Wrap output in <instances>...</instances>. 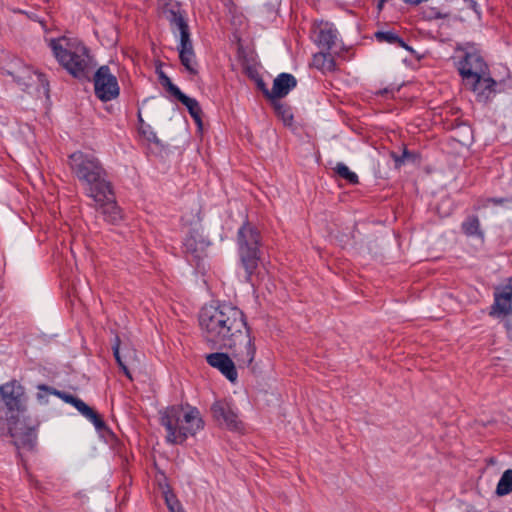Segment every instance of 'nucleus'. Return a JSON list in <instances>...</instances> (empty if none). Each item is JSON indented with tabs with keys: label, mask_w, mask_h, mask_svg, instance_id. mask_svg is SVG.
<instances>
[{
	"label": "nucleus",
	"mask_w": 512,
	"mask_h": 512,
	"mask_svg": "<svg viewBox=\"0 0 512 512\" xmlns=\"http://www.w3.org/2000/svg\"><path fill=\"white\" fill-rule=\"evenodd\" d=\"M68 165L83 186L85 195L93 201L92 207L103 215L107 223L118 224L122 220V212L101 161L93 154L76 151L69 155Z\"/></svg>",
	"instance_id": "obj_1"
},
{
	"label": "nucleus",
	"mask_w": 512,
	"mask_h": 512,
	"mask_svg": "<svg viewBox=\"0 0 512 512\" xmlns=\"http://www.w3.org/2000/svg\"><path fill=\"white\" fill-rule=\"evenodd\" d=\"M3 407H0V435L9 436L18 450H32L36 445V426L20 419L26 409L24 387L16 380L0 385Z\"/></svg>",
	"instance_id": "obj_2"
},
{
	"label": "nucleus",
	"mask_w": 512,
	"mask_h": 512,
	"mask_svg": "<svg viewBox=\"0 0 512 512\" xmlns=\"http://www.w3.org/2000/svg\"><path fill=\"white\" fill-rule=\"evenodd\" d=\"M226 348V379L236 384L237 369L248 367L255 356L243 312L236 306H226Z\"/></svg>",
	"instance_id": "obj_3"
},
{
	"label": "nucleus",
	"mask_w": 512,
	"mask_h": 512,
	"mask_svg": "<svg viewBox=\"0 0 512 512\" xmlns=\"http://www.w3.org/2000/svg\"><path fill=\"white\" fill-rule=\"evenodd\" d=\"M160 424L166 429V441L176 445L204 427L199 410L189 405H172L160 411Z\"/></svg>",
	"instance_id": "obj_4"
},
{
	"label": "nucleus",
	"mask_w": 512,
	"mask_h": 512,
	"mask_svg": "<svg viewBox=\"0 0 512 512\" xmlns=\"http://www.w3.org/2000/svg\"><path fill=\"white\" fill-rule=\"evenodd\" d=\"M48 46L58 63L74 78H89L92 57L88 48L76 38L62 36L48 40Z\"/></svg>",
	"instance_id": "obj_5"
},
{
	"label": "nucleus",
	"mask_w": 512,
	"mask_h": 512,
	"mask_svg": "<svg viewBox=\"0 0 512 512\" xmlns=\"http://www.w3.org/2000/svg\"><path fill=\"white\" fill-rule=\"evenodd\" d=\"M231 204L237 210L236 221L241 224L237 232L239 258L246 272V280L251 281V276L257 269L260 260V233L255 226L247 221L246 207L237 201Z\"/></svg>",
	"instance_id": "obj_6"
},
{
	"label": "nucleus",
	"mask_w": 512,
	"mask_h": 512,
	"mask_svg": "<svg viewBox=\"0 0 512 512\" xmlns=\"http://www.w3.org/2000/svg\"><path fill=\"white\" fill-rule=\"evenodd\" d=\"M459 73L463 78L464 84L469 89H479L493 84L492 78H485L486 64L482 57L477 53H467L458 67Z\"/></svg>",
	"instance_id": "obj_7"
},
{
	"label": "nucleus",
	"mask_w": 512,
	"mask_h": 512,
	"mask_svg": "<svg viewBox=\"0 0 512 512\" xmlns=\"http://www.w3.org/2000/svg\"><path fill=\"white\" fill-rule=\"evenodd\" d=\"M183 246L187 262L198 273L204 274L206 271V249L209 246V242L198 230H193L186 236Z\"/></svg>",
	"instance_id": "obj_8"
},
{
	"label": "nucleus",
	"mask_w": 512,
	"mask_h": 512,
	"mask_svg": "<svg viewBox=\"0 0 512 512\" xmlns=\"http://www.w3.org/2000/svg\"><path fill=\"white\" fill-rule=\"evenodd\" d=\"M199 324L206 333V339L211 343H220L224 340V312L219 306L206 305L199 314Z\"/></svg>",
	"instance_id": "obj_9"
},
{
	"label": "nucleus",
	"mask_w": 512,
	"mask_h": 512,
	"mask_svg": "<svg viewBox=\"0 0 512 512\" xmlns=\"http://www.w3.org/2000/svg\"><path fill=\"white\" fill-rule=\"evenodd\" d=\"M173 16L174 22L180 32V43L178 46L180 62L189 74L196 75L198 73L197 62L195 61V53L190 39L188 24L181 15L173 13Z\"/></svg>",
	"instance_id": "obj_10"
},
{
	"label": "nucleus",
	"mask_w": 512,
	"mask_h": 512,
	"mask_svg": "<svg viewBox=\"0 0 512 512\" xmlns=\"http://www.w3.org/2000/svg\"><path fill=\"white\" fill-rule=\"evenodd\" d=\"M95 95L103 102L116 99L120 94L117 77L111 72L109 66H100L94 74Z\"/></svg>",
	"instance_id": "obj_11"
},
{
	"label": "nucleus",
	"mask_w": 512,
	"mask_h": 512,
	"mask_svg": "<svg viewBox=\"0 0 512 512\" xmlns=\"http://www.w3.org/2000/svg\"><path fill=\"white\" fill-rule=\"evenodd\" d=\"M40 388L48 393H52L53 395L61 398L64 402L73 405L78 410L79 413H81L85 418H87L89 421L93 423L97 431H103L107 428L102 417L80 398L59 391L45 384H40Z\"/></svg>",
	"instance_id": "obj_12"
},
{
	"label": "nucleus",
	"mask_w": 512,
	"mask_h": 512,
	"mask_svg": "<svg viewBox=\"0 0 512 512\" xmlns=\"http://www.w3.org/2000/svg\"><path fill=\"white\" fill-rule=\"evenodd\" d=\"M8 74L20 86L27 88L34 83H39L47 92L49 91V82L46 76L43 73H38L22 62L14 63L8 71Z\"/></svg>",
	"instance_id": "obj_13"
},
{
	"label": "nucleus",
	"mask_w": 512,
	"mask_h": 512,
	"mask_svg": "<svg viewBox=\"0 0 512 512\" xmlns=\"http://www.w3.org/2000/svg\"><path fill=\"white\" fill-rule=\"evenodd\" d=\"M297 84L295 77L288 73H281L278 75L274 82L271 91L266 90L265 94L273 99L277 100L285 97L290 90H292Z\"/></svg>",
	"instance_id": "obj_14"
},
{
	"label": "nucleus",
	"mask_w": 512,
	"mask_h": 512,
	"mask_svg": "<svg viewBox=\"0 0 512 512\" xmlns=\"http://www.w3.org/2000/svg\"><path fill=\"white\" fill-rule=\"evenodd\" d=\"M494 304L490 312L491 315L512 314V285H506L501 292L494 293Z\"/></svg>",
	"instance_id": "obj_15"
},
{
	"label": "nucleus",
	"mask_w": 512,
	"mask_h": 512,
	"mask_svg": "<svg viewBox=\"0 0 512 512\" xmlns=\"http://www.w3.org/2000/svg\"><path fill=\"white\" fill-rule=\"evenodd\" d=\"M178 101H180L184 106L187 107L191 117L195 120V122L198 124L199 127L202 125L201 121V114L202 110L198 103V101L194 98H190L184 93H182L178 98Z\"/></svg>",
	"instance_id": "obj_16"
},
{
	"label": "nucleus",
	"mask_w": 512,
	"mask_h": 512,
	"mask_svg": "<svg viewBox=\"0 0 512 512\" xmlns=\"http://www.w3.org/2000/svg\"><path fill=\"white\" fill-rule=\"evenodd\" d=\"M313 65L323 71H334L336 68L335 61L329 53H317L313 57Z\"/></svg>",
	"instance_id": "obj_17"
},
{
	"label": "nucleus",
	"mask_w": 512,
	"mask_h": 512,
	"mask_svg": "<svg viewBox=\"0 0 512 512\" xmlns=\"http://www.w3.org/2000/svg\"><path fill=\"white\" fill-rule=\"evenodd\" d=\"M120 344H121L120 337L118 335H115V338H114V341L112 344L113 355L115 357L117 364L124 372L125 376L128 377L130 380H132L131 373L126 365L125 360L123 359L121 352H120ZM126 357H127V355H124V358H126Z\"/></svg>",
	"instance_id": "obj_18"
},
{
	"label": "nucleus",
	"mask_w": 512,
	"mask_h": 512,
	"mask_svg": "<svg viewBox=\"0 0 512 512\" xmlns=\"http://www.w3.org/2000/svg\"><path fill=\"white\" fill-rule=\"evenodd\" d=\"M512 492V469L503 472L497 487L496 494L498 496H505Z\"/></svg>",
	"instance_id": "obj_19"
},
{
	"label": "nucleus",
	"mask_w": 512,
	"mask_h": 512,
	"mask_svg": "<svg viewBox=\"0 0 512 512\" xmlns=\"http://www.w3.org/2000/svg\"><path fill=\"white\" fill-rule=\"evenodd\" d=\"M336 33L330 28H322L318 34L319 44L326 50H330L335 44Z\"/></svg>",
	"instance_id": "obj_20"
},
{
	"label": "nucleus",
	"mask_w": 512,
	"mask_h": 512,
	"mask_svg": "<svg viewBox=\"0 0 512 512\" xmlns=\"http://www.w3.org/2000/svg\"><path fill=\"white\" fill-rule=\"evenodd\" d=\"M226 428L241 432L243 430V424L242 421L238 419L237 413L230 408V406H226Z\"/></svg>",
	"instance_id": "obj_21"
},
{
	"label": "nucleus",
	"mask_w": 512,
	"mask_h": 512,
	"mask_svg": "<svg viewBox=\"0 0 512 512\" xmlns=\"http://www.w3.org/2000/svg\"><path fill=\"white\" fill-rule=\"evenodd\" d=\"M335 171L341 178L347 180L349 183H358V176L354 172L350 171L344 163H338L335 167Z\"/></svg>",
	"instance_id": "obj_22"
},
{
	"label": "nucleus",
	"mask_w": 512,
	"mask_h": 512,
	"mask_svg": "<svg viewBox=\"0 0 512 512\" xmlns=\"http://www.w3.org/2000/svg\"><path fill=\"white\" fill-rule=\"evenodd\" d=\"M160 83L163 87L176 99L183 93L175 84L172 83L171 79L161 72L159 74Z\"/></svg>",
	"instance_id": "obj_23"
},
{
	"label": "nucleus",
	"mask_w": 512,
	"mask_h": 512,
	"mask_svg": "<svg viewBox=\"0 0 512 512\" xmlns=\"http://www.w3.org/2000/svg\"><path fill=\"white\" fill-rule=\"evenodd\" d=\"M207 363L217 368L222 374H224V353L223 352H217L212 353L206 356Z\"/></svg>",
	"instance_id": "obj_24"
},
{
	"label": "nucleus",
	"mask_w": 512,
	"mask_h": 512,
	"mask_svg": "<svg viewBox=\"0 0 512 512\" xmlns=\"http://www.w3.org/2000/svg\"><path fill=\"white\" fill-rule=\"evenodd\" d=\"M496 85V82L493 80V84H491L490 86L486 87L485 85L481 86V88L479 89H471L472 91H474L476 93V96L478 98L479 101H487L492 94H494L495 92V87Z\"/></svg>",
	"instance_id": "obj_25"
},
{
	"label": "nucleus",
	"mask_w": 512,
	"mask_h": 512,
	"mask_svg": "<svg viewBox=\"0 0 512 512\" xmlns=\"http://www.w3.org/2000/svg\"><path fill=\"white\" fill-rule=\"evenodd\" d=\"M273 105H274V109H275L276 113L282 117L283 121L286 124H290L293 119V116L290 113V110L287 107H285L283 104L279 103L278 101H275L273 103Z\"/></svg>",
	"instance_id": "obj_26"
},
{
	"label": "nucleus",
	"mask_w": 512,
	"mask_h": 512,
	"mask_svg": "<svg viewBox=\"0 0 512 512\" xmlns=\"http://www.w3.org/2000/svg\"><path fill=\"white\" fill-rule=\"evenodd\" d=\"M213 417L220 423L224 421V404L221 400H215L211 405Z\"/></svg>",
	"instance_id": "obj_27"
},
{
	"label": "nucleus",
	"mask_w": 512,
	"mask_h": 512,
	"mask_svg": "<svg viewBox=\"0 0 512 512\" xmlns=\"http://www.w3.org/2000/svg\"><path fill=\"white\" fill-rule=\"evenodd\" d=\"M376 37L380 40H385L389 43H399L400 46L408 49V46L394 33L392 32H377Z\"/></svg>",
	"instance_id": "obj_28"
},
{
	"label": "nucleus",
	"mask_w": 512,
	"mask_h": 512,
	"mask_svg": "<svg viewBox=\"0 0 512 512\" xmlns=\"http://www.w3.org/2000/svg\"><path fill=\"white\" fill-rule=\"evenodd\" d=\"M462 228L467 235H476L479 233V220L470 218L463 223Z\"/></svg>",
	"instance_id": "obj_29"
},
{
	"label": "nucleus",
	"mask_w": 512,
	"mask_h": 512,
	"mask_svg": "<svg viewBox=\"0 0 512 512\" xmlns=\"http://www.w3.org/2000/svg\"><path fill=\"white\" fill-rule=\"evenodd\" d=\"M139 132L149 142H153V143H158L159 142L156 133L152 130L150 125H148V124L140 125L139 126Z\"/></svg>",
	"instance_id": "obj_30"
},
{
	"label": "nucleus",
	"mask_w": 512,
	"mask_h": 512,
	"mask_svg": "<svg viewBox=\"0 0 512 512\" xmlns=\"http://www.w3.org/2000/svg\"><path fill=\"white\" fill-rule=\"evenodd\" d=\"M164 494L168 508L171 510V512H175L174 505L177 504V501L174 499V495L170 492H165Z\"/></svg>",
	"instance_id": "obj_31"
},
{
	"label": "nucleus",
	"mask_w": 512,
	"mask_h": 512,
	"mask_svg": "<svg viewBox=\"0 0 512 512\" xmlns=\"http://www.w3.org/2000/svg\"><path fill=\"white\" fill-rule=\"evenodd\" d=\"M49 395H53L52 393H48L40 388V385H38V393H37V399L41 404L48 403V397Z\"/></svg>",
	"instance_id": "obj_32"
},
{
	"label": "nucleus",
	"mask_w": 512,
	"mask_h": 512,
	"mask_svg": "<svg viewBox=\"0 0 512 512\" xmlns=\"http://www.w3.org/2000/svg\"><path fill=\"white\" fill-rule=\"evenodd\" d=\"M409 156V152L407 150L403 151V154L401 156L396 155L395 153H392V157L395 161V164L397 167H399L401 164L404 163L405 159Z\"/></svg>",
	"instance_id": "obj_33"
},
{
	"label": "nucleus",
	"mask_w": 512,
	"mask_h": 512,
	"mask_svg": "<svg viewBox=\"0 0 512 512\" xmlns=\"http://www.w3.org/2000/svg\"><path fill=\"white\" fill-rule=\"evenodd\" d=\"M510 200L507 198H489L486 200V203H492L494 205H502L506 202H509Z\"/></svg>",
	"instance_id": "obj_34"
},
{
	"label": "nucleus",
	"mask_w": 512,
	"mask_h": 512,
	"mask_svg": "<svg viewBox=\"0 0 512 512\" xmlns=\"http://www.w3.org/2000/svg\"><path fill=\"white\" fill-rule=\"evenodd\" d=\"M234 37H235V39L238 42V48H237L238 49V57L240 59H245L246 58V53H245V50H244L242 44L240 43V38L237 35H235Z\"/></svg>",
	"instance_id": "obj_35"
},
{
	"label": "nucleus",
	"mask_w": 512,
	"mask_h": 512,
	"mask_svg": "<svg viewBox=\"0 0 512 512\" xmlns=\"http://www.w3.org/2000/svg\"><path fill=\"white\" fill-rule=\"evenodd\" d=\"M387 1L388 0H379L378 5H377V8H378L379 11H381L383 9V5Z\"/></svg>",
	"instance_id": "obj_36"
},
{
	"label": "nucleus",
	"mask_w": 512,
	"mask_h": 512,
	"mask_svg": "<svg viewBox=\"0 0 512 512\" xmlns=\"http://www.w3.org/2000/svg\"><path fill=\"white\" fill-rule=\"evenodd\" d=\"M487 463L489 465H495L497 463V460H496V458L491 457V458L487 459Z\"/></svg>",
	"instance_id": "obj_37"
},
{
	"label": "nucleus",
	"mask_w": 512,
	"mask_h": 512,
	"mask_svg": "<svg viewBox=\"0 0 512 512\" xmlns=\"http://www.w3.org/2000/svg\"><path fill=\"white\" fill-rule=\"evenodd\" d=\"M138 120H139V124H140V125L146 124V123L144 122V120L142 119V116H141V113H140V112L138 113Z\"/></svg>",
	"instance_id": "obj_38"
},
{
	"label": "nucleus",
	"mask_w": 512,
	"mask_h": 512,
	"mask_svg": "<svg viewBox=\"0 0 512 512\" xmlns=\"http://www.w3.org/2000/svg\"><path fill=\"white\" fill-rule=\"evenodd\" d=\"M470 5L474 8L476 6V3L472 0H470Z\"/></svg>",
	"instance_id": "obj_39"
}]
</instances>
